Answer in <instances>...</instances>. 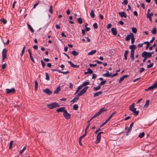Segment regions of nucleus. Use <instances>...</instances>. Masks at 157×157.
Masks as SVG:
<instances>
[{
  "instance_id": "12",
  "label": "nucleus",
  "mask_w": 157,
  "mask_h": 157,
  "mask_svg": "<svg viewBox=\"0 0 157 157\" xmlns=\"http://www.w3.org/2000/svg\"><path fill=\"white\" fill-rule=\"evenodd\" d=\"M133 34L132 33H131L129 35H127V36L125 38V40L126 41H128L130 39H131V38L132 37V36H134Z\"/></svg>"
},
{
  "instance_id": "35",
  "label": "nucleus",
  "mask_w": 157,
  "mask_h": 157,
  "mask_svg": "<svg viewBox=\"0 0 157 157\" xmlns=\"http://www.w3.org/2000/svg\"><path fill=\"white\" fill-rule=\"evenodd\" d=\"M49 11L51 14H52L53 13V7L52 6V5H51L50 6V8L49 9Z\"/></svg>"
},
{
  "instance_id": "47",
  "label": "nucleus",
  "mask_w": 157,
  "mask_h": 157,
  "mask_svg": "<svg viewBox=\"0 0 157 157\" xmlns=\"http://www.w3.org/2000/svg\"><path fill=\"white\" fill-rule=\"evenodd\" d=\"M106 82H107V81L106 80H104V81H102L100 83L99 85H100V86L103 85L105 84Z\"/></svg>"
},
{
  "instance_id": "36",
  "label": "nucleus",
  "mask_w": 157,
  "mask_h": 157,
  "mask_svg": "<svg viewBox=\"0 0 157 157\" xmlns=\"http://www.w3.org/2000/svg\"><path fill=\"white\" fill-rule=\"evenodd\" d=\"M132 32L134 33H136L137 32V29L136 28H132Z\"/></svg>"
},
{
  "instance_id": "19",
  "label": "nucleus",
  "mask_w": 157,
  "mask_h": 157,
  "mask_svg": "<svg viewBox=\"0 0 157 157\" xmlns=\"http://www.w3.org/2000/svg\"><path fill=\"white\" fill-rule=\"evenodd\" d=\"M78 95L75 96L74 98L71 101V102H72V103H73L74 102H77L78 99Z\"/></svg>"
},
{
  "instance_id": "51",
  "label": "nucleus",
  "mask_w": 157,
  "mask_h": 157,
  "mask_svg": "<svg viewBox=\"0 0 157 157\" xmlns=\"http://www.w3.org/2000/svg\"><path fill=\"white\" fill-rule=\"evenodd\" d=\"M153 63H151L150 64L148 65L147 66V68H149L152 67L153 65Z\"/></svg>"
},
{
  "instance_id": "5",
  "label": "nucleus",
  "mask_w": 157,
  "mask_h": 157,
  "mask_svg": "<svg viewBox=\"0 0 157 157\" xmlns=\"http://www.w3.org/2000/svg\"><path fill=\"white\" fill-rule=\"evenodd\" d=\"M6 50V48L4 49L2 51V62L7 57Z\"/></svg>"
},
{
  "instance_id": "58",
  "label": "nucleus",
  "mask_w": 157,
  "mask_h": 157,
  "mask_svg": "<svg viewBox=\"0 0 157 157\" xmlns=\"http://www.w3.org/2000/svg\"><path fill=\"white\" fill-rule=\"evenodd\" d=\"M97 65V64H93L90 63V64H89V66L90 67H94L96 66Z\"/></svg>"
},
{
  "instance_id": "38",
  "label": "nucleus",
  "mask_w": 157,
  "mask_h": 157,
  "mask_svg": "<svg viewBox=\"0 0 157 157\" xmlns=\"http://www.w3.org/2000/svg\"><path fill=\"white\" fill-rule=\"evenodd\" d=\"M109 121L108 119H107L103 123L100 125V127H103L105 124H106Z\"/></svg>"
},
{
  "instance_id": "30",
  "label": "nucleus",
  "mask_w": 157,
  "mask_h": 157,
  "mask_svg": "<svg viewBox=\"0 0 157 157\" xmlns=\"http://www.w3.org/2000/svg\"><path fill=\"white\" fill-rule=\"evenodd\" d=\"M101 88V86L100 85H99L97 87H94L93 89L94 90L96 91L99 90Z\"/></svg>"
},
{
  "instance_id": "41",
  "label": "nucleus",
  "mask_w": 157,
  "mask_h": 157,
  "mask_svg": "<svg viewBox=\"0 0 157 157\" xmlns=\"http://www.w3.org/2000/svg\"><path fill=\"white\" fill-rule=\"evenodd\" d=\"M144 135H145L144 133V132H142L139 134V137H140V138H142L144 136Z\"/></svg>"
},
{
  "instance_id": "7",
  "label": "nucleus",
  "mask_w": 157,
  "mask_h": 157,
  "mask_svg": "<svg viewBox=\"0 0 157 157\" xmlns=\"http://www.w3.org/2000/svg\"><path fill=\"white\" fill-rule=\"evenodd\" d=\"M63 115L65 118L66 119H69L71 117L70 114L67 113L66 110L64 111V112L63 113Z\"/></svg>"
},
{
  "instance_id": "49",
  "label": "nucleus",
  "mask_w": 157,
  "mask_h": 157,
  "mask_svg": "<svg viewBox=\"0 0 157 157\" xmlns=\"http://www.w3.org/2000/svg\"><path fill=\"white\" fill-rule=\"evenodd\" d=\"M100 114L98 113V112L96 114H95L92 117V118H93L95 117H97L100 115Z\"/></svg>"
},
{
  "instance_id": "37",
  "label": "nucleus",
  "mask_w": 157,
  "mask_h": 157,
  "mask_svg": "<svg viewBox=\"0 0 157 157\" xmlns=\"http://www.w3.org/2000/svg\"><path fill=\"white\" fill-rule=\"evenodd\" d=\"M136 109H135V110L134 111H133L132 112L133 113L134 115L136 116H137L139 113V112L138 111H136Z\"/></svg>"
},
{
  "instance_id": "9",
  "label": "nucleus",
  "mask_w": 157,
  "mask_h": 157,
  "mask_svg": "<svg viewBox=\"0 0 157 157\" xmlns=\"http://www.w3.org/2000/svg\"><path fill=\"white\" fill-rule=\"evenodd\" d=\"M43 92L46 93L48 95H50L52 94V91H51L48 88H46L45 89H44L43 90Z\"/></svg>"
},
{
  "instance_id": "1",
  "label": "nucleus",
  "mask_w": 157,
  "mask_h": 157,
  "mask_svg": "<svg viewBox=\"0 0 157 157\" xmlns=\"http://www.w3.org/2000/svg\"><path fill=\"white\" fill-rule=\"evenodd\" d=\"M47 106L48 108L50 109H52L60 106L56 102H52L51 104H48Z\"/></svg>"
},
{
  "instance_id": "16",
  "label": "nucleus",
  "mask_w": 157,
  "mask_h": 157,
  "mask_svg": "<svg viewBox=\"0 0 157 157\" xmlns=\"http://www.w3.org/2000/svg\"><path fill=\"white\" fill-rule=\"evenodd\" d=\"M134 103H132V104L130 106H129V110H131V111L133 112V111L135 110L136 109V108H135L134 107Z\"/></svg>"
},
{
  "instance_id": "32",
  "label": "nucleus",
  "mask_w": 157,
  "mask_h": 157,
  "mask_svg": "<svg viewBox=\"0 0 157 157\" xmlns=\"http://www.w3.org/2000/svg\"><path fill=\"white\" fill-rule=\"evenodd\" d=\"M149 102H150V101L149 100H147L146 101V103L144 105V107H147L149 105Z\"/></svg>"
},
{
  "instance_id": "48",
  "label": "nucleus",
  "mask_w": 157,
  "mask_h": 157,
  "mask_svg": "<svg viewBox=\"0 0 157 157\" xmlns=\"http://www.w3.org/2000/svg\"><path fill=\"white\" fill-rule=\"evenodd\" d=\"M115 112L113 113L107 119L109 121L110 120V119L115 114Z\"/></svg>"
},
{
  "instance_id": "26",
  "label": "nucleus",
  "mask_w": 157,
  "mask_h": 157,
  "mask_svg": "<svg viewBox=\"0 0 157 157\" xmlns=\"http://www.w3.org/2000/svg\"><path fill=\"white\" fill-rule=\"evenodd\" d=\"M102 93V92L101 91H98V92H97L95 93L94 94V97L98 96V95H99L101 94Z\"/></svg>"
},
{
  "instance_id": "22",
  "label": "nucleus",
  "mask_w": 157,
  "mask_h": 157,
  "mask_svg": "<svg viewBox=\"0 0 157 157\" xmlns=\"http://www.w3.org/2000/svg\"><path fill=\"white\" fill-rule=\"evenodd\" d=\"M136 48V46L135 45H132L130 46L129 48L131 49V51H132L133 52H135L134 50Z\"/></svg>"
},
{
  "instance_id": "28",
  "label": "nucleus",
  "mask_w": 157,
  "mask_h": 157,
  "mask_svg": "<svg viewBox=\"0 0 157 157\" xmlns=\"http://www.w3.org/2000/svg\"><path fill=\"white\" fill-rule=\"evenodd\" d=\"M35 89L36 91L38 87V83L36 80L35 81Z\"/></svg>"
},
{
  "instance_id": "64",
  "label": "nucleus",
  "mask_w": 157,
  "mask_h": 157,
  "mask_svg": "<svg viewBox=\"0 0 157 157\" xmlns=\"http://www.w3.org/2000/svg\"><path fill=\"white\" fill-rule=\"evenodd\" d=\"M6 67V64L5 63L2 64V69H4Z\"/></svg>"
},
{
  "instance_id": "63",
  "label": "nucleus",
  "mask_w": 157,
  "mask_h": 157,
  "mask_svg": "<svg viewBox=\"0 0 157 157\" xmlns=\"http://www.w3.org/2000/svg\"><path fill=\"white\" fill-rule=\"evenodd\" d=\"M111 25H112L111 24H109L107 25L106 27L108 29H109L111 27Z\"/></svg>"
},
{
  "instance_id": "33",
  "label": "nucleus",
  "mask_w": 157,
  "mask_h": 157,
  "mask_svg": "<svg viewBox=\"0 0 157 157\" xmlns=\"http://www.w3.org/2000/svg\"><path fill=\"white\" fill-rule=\"evenodd\" d=\"M90 84V82H84L82 84V85L84 87L85 86H86V85H89Z\"/></svg>"
},
{
  "instance_id": "10",
  "label": "nucleus",
  "mask_w": 157,
  "mask_h": 157,
  "mask_svg": "<svg viewBox=\"0 0 157 157\" xmlns=\"http://www.w3.org/2000/svg\"><path fill=\"white\" fill-rule=\"evenodd\" d=\"M133 124H134V122H132L129 128L128 129V131L126 134V136L128 135L129 133L131 132V130H132V127L133 125Z\"/></svg>"
},
{
  "instance_id": "24",
  "label": "nucleus",
  "mask_w": 157,
  "mask_h": 157,
  "mask_svg": "<svg viewBox=\"0 0 157 157\" xmlns=\"http://www.w3.org/2000/svg\"><path fill=\"white\" fill-rule=\"evenodd\" d=\"M60 90V86H59L57 87L56 89L54 92V94H58Z\"/></svg>"
},
{
  "instance_id": "60",
  "label": "nucleus",
  "mask_w": 157,
  "mask_h": 157,
  "mask_svg": "<svg viewBox=\"0 0 157 157\" xmlns=\"http://www.w3.org/2000/svg\"><path fill=\"white\" fill-rule=\"evenodd\" d=\"M97 75L95 74H93L92 78L95 79L96 78Z\"/></svg>"
},
{
  "instance_id": "61",
  "label": "nucleus",
  "mask_w": 157,
  "mask_h": 157,
  "mask_svg": "<svg viewBox=\"0 0 157 157\" xmlns=\"http://www.w3.org/2000/svg\"><path fill=\"white\" fill-rule=\"evenodd\" d=\"M118 75V73H116L113 75H112V74L111 73V75H110V76H111V78H113L114 77V76H115L117 75Z\"/></svg>"
},
{
  "instance_id": "31",
  "label": "nucleus",
  "mask_w": 157,
  "mask_h": 157,
  "mask_svg": "<svg viewBox=\"0 0 157 157\" xmlns=\"http://www.w3.org/2000/svg\"><path fill=\"white\" fill-rule=\"evenodd\" d=\"M105 111L106 110L104 108H103L100 109L98 113L100 114L102 112Z\"/></svg>"
},
{
  "instance_id": "55",
  "label": "nucleus",
  "mask_w": 157,
  "mask_h": 157,
  "mask_svg": "<svg viewBox=\"0 0 157 157\" xmlns=\"http://www.w3.org/2000/svg\"><path fill=\"white\" fill-rule=\"evenodd\" d=\"M128 3V1L127 0H124L123 2H122V4H124L125 5L127 4Z\"/></svg>"
},
{
  "instance_id": "2",
  "label": "nucleus",
  "mask_w": 157,
  "mask_h": 157,
  "mask_svg": "<svg viewBox=\"0 0 157 157\" xmlns=\"http://www.w3.org/2000/svg\"><path fill=\"white\" fill-rule=\"evenodd\" d=\"M141 56L142 57H145L147 58L151 57V55L150 53V52H147L146 51H144L141 54Z\"/></svg>"
},
{
  "instance_id": "44",
  "label": "nucleus",
  "mask_w": 157,
  "mask_h": 157,
  "mask_svg": "<svg viewBox=\"0 0 157 157\" xmlns=\"http://www.w3.org/2000/svg\"><path fill=\"white\" fill-rule=\"evenodd\" d=\"M40 3V1H39L38 2H36L34 5L33 8L34 9Z\"/></svg>"
},
{
  "instance_id": "14",
  "label": "nucleus",
  "mask_w": 157,
  "mask_h": 157,
  "mask_svg": "<svg viewBox=\"0 0 157 157\" xmlns=\"http://www.w3.org/2000/svg\"><path fill=\"white\" fill-rule=\"evenodd\" d=\"M66 110L65 109V108L64 107H62L56 110V111L57 112H64V111H65Z\"/></svg>"
},
{
  "instance_id": "53",
  "label": "nucleus",
  "mask_w": 157,
  "mask_h": 157,
  "mask_svg": "<svg viewBox=\"0 0 157 157\" xmlns=\"http://www.w3.org/2000/svg\"><path fill=\"white\" fill-rule=\"evenodd\" d=\"M41 63L42 67L43 68H44V67L45 65V63L42 60H41Z\"/></svg>"
},
{
  "instance_id": "25",
  "label": "nucleus",
  "mask_w": 157,
  "mask_h": 157,
  "mask_svg": "<svg viewBox=\"0 0 157 157\" xmlns=\"http://www.w3.org/2000/svg\"><path fill=\"white\" fill-rule=\"evenodd\" d=\"M71 53L73 56H76L78 55L79 52H77L75 51H73L71 52Z\"/></svg>"
},
{
  "instance_id": "34",
  "label": "nucleus",
  "mask_w": 157,
  "mask_h": 157,
  "mask_svg": "<svg viewBox=\"0 0 157 157\" xmlns=\"http://www.w3.org/2000/svg\"><path fill=\"white\" fill-rule=\"evenodd\" d=\"M77 20L80 24H82V19L81 17H79L77 19Z\"/></svg>"
},
{
  "instance_id": "17",
  "label": "nucleus",
  "mask_w": 157,
  "mask_h": 157,
  "mask_svg": "<svg viewBox=\"0 0 157 157\" xmlns=\"http://www.w3.org/2000/svg\"><path fill=\"white\" fill-rule=\"evenodd\" d=\"M111 32L113 35H116L117 34V33L115 28H113L111 29Z\"/></svg>"
},
{
  "instance_id": "27",
  "label": "nucleus",
  "mask_w": 157,
  "mask_h": 157,
  "mask_svg": "<svg viewBox=\"0 0 157 157\" xmlns=\"http://www.w3.org/2000/svg\"><path fill=\"white\" fill-rule=\"evenodd\" d=\"M90 15L92 18H94L95 17L94 11L93 10H91V12L90 14Z\"/></svg>"
},
{
  "instance_id": "29",
  "label": "nucleus",
  "mask_w": 157,
  "mask_h": 157,
  "mask_svg": "<svg viewBox=\"0 0 157 157\" xmlns=\"http://www.w3.org/2000/svg\"><path fill=\"white\" fill-rule=\"evenodd\" d=\"M151 33L153 34H155L157 33V30L156 28H154L152 29Z\"/></svg>"
},
{
  "instance_id": "8",
  "label": "nucleus",
  "mask_w": 157,
  "mask_h": 157,
  "mask_svg": "<svg viewBox=\"0 0 157 157\" xmlns=\"http://www.w3.org/2000/svg\"><path fill=\"white\" fill-rule=\"evenodd\" d=\"M6 90V93L7 94L14 93L15 91V90L14 88H12L11 89H7Z\"/></svg>"
},
{
  "instance_id": "57",
  "label": "nucleus",
  "mask_w": 157,
  "mask_h": 157,
  "mask_svg": "<svg viewBox=\"0 0 157 157\" xmlns=\"http://www.w3.org/2000/svg\"><path fill=\"white\" fill-rule=\"evenodd\" d=\"M30 58L31 59V60H32V61L34 63H35V61L34 60V59H33V57L32 56H30Z\"/></svg>"
},
{
  "instance_id": "50",
  "label": "nucleus",
  "mask_w": 157,
  "mask_h": 157,
  "mask_svg": "<svg viewBox=\"0 0 157 157\" xmlns=\"http://www.w3.org/2000/svg\"><path fill=\"white\" fill-rule=\"evenodd\" d=\"M93 27L95 29H97L98 28V25L97 23H94L93 25Z\"/></svg>"
},
{
  "instance_id": "52",
  "label": "nucleus",
  "mask_w": 157,
  "mask_h": 157,
  "mask_svg": "<svg viewBox=\"0 0 157 157\" xmlns=\"http://www.w3.org/2000/svg\"><path fill=\"white\" fill-rule=\"evenodd\" d=\"M25 48V46L23 48L22 50L21 51V56H23L24 53Z\"/></svg>"
},
{
  "instance_id": "62",
  "label": "nucleus",
  "mask_w": 157,
  "mask_h": 157,
  "mask_svg": "<svg viewBox=\"0 0 157 157\" xmlns=\"http://www.w3.org/2000/svg\"><path fill=\"white\" fill-rule=\"evenodd\" d=\"M128 51L126 50L125 51L124 53V56H127L128 54Z\"/></svg>"
},
{
  "instance_id": "13",
  "label": "nucleus",
  "mask_w": 157,
  "mask_h": 157,
  "mask_svg": "<svg viewBox=\"0 0 157 157\" xmlns=\"http://www.w3.org/2000/svg\"><path fill=\"white\" fill-rule=\"evenodd\" d=\"M68 63L73 68H78L79 67V65H75L71 61H68Z\"/></svg>"
},
{
  "instance_id": "56",
  "label": "nucleus",
  "mask_w": 157,
  "mask_h": 157,
  "mask_svg": "<svg viewBox=\"0 0 157 157\" xmlns=\"http://www.w3.org/2000/svg\"><path fill=\"white\" fill-rule=\"evenodd\" d=\"M1 21L4 24H6L7 22L4 19H3L1 20Z\"/></svg>"
},
{
  "instance_id": "3",
  "label": "nucleus",
  "mask_w": 157,
  "mask_h": 157,
  "mask_svg": "<svg viewBox=\"0 0 157 157\" xmlns=\"http://www.w3.org/2000/svg\"><path fill=\"white\" fill-rule=\"evenodd\" d=\"M156 87H157V81L153 84L152 86L149 87L147 89H145V90L146 91H148L149 90H151Z\"/></svg>"
},
{
  "instance_id": "21",
  "label": "nucleus",
  "mask_w": 157,
  "mask_h": 157,
  "mask_svg": "<svg viewBox=\"0 0 157 157\" xmlns=\"http://www.w3.org/2000/svg\"><path fill=\"white\" fill-rule=\"evenodd\" d=\"M134 52H133L132 50L131 51L130 58L132 60H134Z\"/></svg>"
},
{
  "instance_id": "54",
  "label": "nucleus",
  "mask_w": 157,
  "mask_h": 157,
  "mask_svg": "<svg viewBox=\"0 0 157 157\" xmlns=\"http://www.w3.org/2000/svg\"><path fill=\"white\" fill-rule=\"evenodd\" d=\"M131 43L133 44L135 41V38L134 36H132V37L131 38Z\"/></svg>"
},
{
  "instance_id": "46",
  "label": "nucleus",
  "mask_w": 157,
  "mask_h": 157,
  "mask_svg": "<svg viewBox=\"0 0 157 157\" xmlns=\"http://www.w3.org/2000/svg\"><path fill=\"white\" fill-rule=\"evenodd\" d=\"M26 148V146H24L23 148L22 149V150L20 151V153H19L20 154H21L25 150Z\"/></svg>"
},
{
  "instance_id": "42",
  "label": "nucleus",
  "mask_w": 157,
  "mask_h": 157,
  "mask_svg": "<svg viewBox=\"0 0 157 157\" xmlns=\"http://www.w3.org/2000/svg\"><path fill=\"white\" fill-rule=\"evenodd\" d=\"M87 71L88 73L89 74H92L93 73V71L90 68H88Z\"/></svg>"
},
{
  "instance_id": "43",
  "label": "nucleus",
  "mask_w": 157,
  "mask_h": 157,
  "mask_svg": "<svg viewBox=\"0 0 157 157\" xmlns=\"http://www.w3.org/2000/svg\"><path fill=\"white\" fill-rule=\"evenodd\" d=\"M153 15V13L152 12H151V13H147V17H151Z\"/></svg>"
},
{
  "instance_id": "15",
  "label": "nucleus",
  "mask_w": 157,
  "mask_h": 157,
  "mask_svg": "<svg viewBox=\"0 0 157 157\" xmlns=\"http://www.w3.org/2000/svg\"><path fill=\"white\" fill-rule=\"evenodd\" d=\"M119 14L121 17H126L127 15L124 12H122L119 13Z\"/></svg>"
},
{
  "instance_id": "59",
  "label": "nucleus",
  "mask_w": 157,
  "mask_h": 157,
  "mask_svg": "<svg viewBox=\"0 0 157 157\" xmlns=\"http://www.w3.org/2000/svg\"><path fill=\"white\" fill-rule=\"evenodd\" d=\"M144 67L141 68L140 70V73H141L144 71Z\"/></svg>"
},
{
  "instance_id": "39",
  "label": "nucleus",
  "mask_w": 157,
  "mask_h": 157,
  "mask_svg": "<svg viewBox=\"0 0 157 157\" xmlns=\"http://www.w3.org/2000/svg\"><path fill=\"white\" fill-rule=\"evenodd\" d=\"M78 107V106L77 104H74L73 105V109L75 110H77Z\"/></svg>"
},
{
  "instance_id": "40",
  "label": "nucleus",
  "mask_w": 157,
  "mask_h": 157,
  "mask_svg": "<svg viewBox=\"0 0 157 157\" xmlns=\"http://www.w3.org/2000/svg\"><path fill=\"white\" fill-rule=\"evenodd\" d=\"M45 75H46L45 79L47 80H48V81L49 80V76L48 74L47 73L45 72Z\"/></svg>"
},
{
  "instance_id": "6",
  "label": "nucleus",
  "mask_w": 157,
  "mask_h": 157,
  "mask_svg": "<svg viewBox=\"0 0 157 157\" xmlns=\"http://www.w3.org/2000/svg\"><path fill=\"white\" fill-rule=\"evenodd\" d=\"M88 129L86 127V128L85 129V133L82 136H81L79 139V143L80 145L81 146L82 145V144L81 143V140L87 134V130Z\"/></svg>"
},
{
  "instance_id": "23",
  "label": "nucleus",
  "mask_w": 157,
  "mask_h": 157,
  "mask_svg": "<svg viewBox=\"0 0 157 157\" xmlns=\"http://www.w3.org/2000/svg\"><path fill=\"white\" fill-rule=\"evenodd\" d=\"M97 52L96 50H92L88 54V55H91L95 54Z\"/></svg>"
},
{
  "instance_id": "20",
  "label": "nucleus",
  "mask_w": 157,
  "mask_h": 157,
  "mask_svg": "<svg viewBox=\"0 0 157 157\" xmlns=\"http://www.w3.org/2000/svg\"><path fill=\"white\" fill-rule=\"evenodd\" d=\"M27 25L28 26V27L29 29L30 30V31L31 33H33L34 32V30L32 28V26L28 23H27Z\"/></svg>"
},
{
  "instance_id": "11",
  "label": "nucleus",
  "mask_w": 157,
  "mask_h": 157,
  "mask_svg": "<svg viewBox=\"0 0 157 157\" xmlns=\"http://www.w3.org/2000/svg\"><path fill=\"white\" fill-rule=\"evenodd\" d=\"M101 138V135H100L99 133H98L97 136V139L95 142L96 144H98L100 142Z\"/></svg>"
},
{
  "instance_id": "45",
  "label": "nucleus",
  "mask_w": 157,
  "mask_h": 157,
  "mask_svg": "<svg viewBox=\"0 0 157 157\" xmlns=\"http://www.w3.org/2000/svg\"><path fill=\"white\" fill-rule=\"evenodd\" d=\"M13 143V140H11L10 141V144H9V149H10L12 148V145Z\"/></svg>"
},
{
  "instance_id": "4",
  "label": "nucleus",
  "mask_w": 157,
  "mask_h": 157,
  "mask_svg": "<svg viewBox=\"0 0 157 157\" xmlns=\"http://www.w3.org/2000/svg\"><path fill=\"white\" fill-rule=\"evenodd\" d=\"M88 88V86H86L84 87L83 89L79 91V93L78 94V96H81L85 94Z\"/></svg>"
},
{
  "instance_id": "18",
  "label": "nucleus",
  "mask_w": 157,
  "mask_h": 157,
  "mask_svg": "<svg viewBox=\"0 0 157 157\" xmlns=\"http://www.w3.org/2000/svg\"><path fill=\"white\" fill-rule=\"evenodd\" d=\"M111 75V73H109L108 71H106V73L102 75V76L105 77H109Z\"/></svg>"
}]
</instances>
